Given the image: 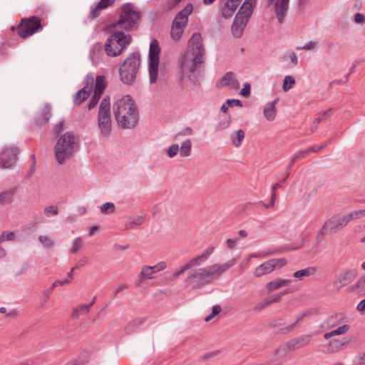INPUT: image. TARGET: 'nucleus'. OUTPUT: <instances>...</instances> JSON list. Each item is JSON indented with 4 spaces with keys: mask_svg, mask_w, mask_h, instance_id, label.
Here are the masks:
<instances>
[{
    "mask_svg": "<svg viewBox=\"0 0 365 365\" xmlns=\"http://www.w3.org/2000/svg\"><path fill=\"white\" fill-rule=\"evenodd\" d=\"M140 64V54L134 53L124 61L119 68L120 78L122 82L126 85H132L136 78Z\"/></svg>",
    "mask_w": 365,
    "mask_h": 365,
    "instance_id": "5",
    "label": "nucleus"
},
{
    "mask_svg": "<svg viewBox=\"0 0 365 365\" xmlns=\"http://www.w3.org/2000/svg\"><path fill=\"white\" fill-rule=\"evenodd\" d=\"M192 142L190 139H187L181 143L179 147L180 155L182 157H188L191 154Z\"/></svg>",
    "mask_w": 365,
    "mask_h": 365,
    "instance_id": "38",
    "label": "nucleus"
},
{
    "mask_svg": "<svg viewBox=\"0 0 365 365\" xmlns=\"http://www.w3.org/2000/svg\"><path fill=\"white\" fill-rule=\"evenodd\" d=\"M70 281L68 279H64V280H56L55 281L52 285H51V289H54L58 285H65L66 284H68Z\"/></svg>",
    "mask_w": 365,
    "mask_h": 365,
    "instance_id": "58",
    "label": "nucleus"
},
{
    "mask_svg": "<svg viewBox=\"0 0 365 365\" xmlns=\"http://www.w3.org/2000/svg\"><path fill=\"white\" fill-rule=\"evenodd\" d=\"M357 363L363 364L365 363V353L359 354L356 356Z\"/></svg>",
    "mask_w": 365,
    "mask_h": 365,
    "instance_id": "64",
    "label": "nucleus"
},
{
    "mask_svg": "<svg viewBox=\"0 0 365 365\" xmlns=\"http://www.w3.org/2000/svg\"><path fill=\"white\" fill-rule=\"evenodd\" d=\"M240 106H242L241 101L237 99H228L226 102L222 106L221 110L223 113H226L230 107Z\"/></svg>",
    "mask_w": 365,
    "mask_h": 365,
    "instance_id": "43",
    "label": "nucleus"
},
{
    "mask_svg": "<svg viewBox=\"0 0 365 365\" xmlns=\"http://www.w3.org/2000/svg\"><path fill=\"white\" fill-rule=\"evenodd\" d=\"M364 215H365V210H362L352 211L351 212H350L347 215H345L344 217L349 223L351 220L360 218Z\"/></svg>",
    "mask_w": 365,
    "mask_h": 365,
    "instance_id": "46",
    "label": "nucleus"
},
{
    "mask_svg": "<svg viewBox=\"0 0 365 365\" xmlns=\"http://www.w3.org/2000/svg\"><path fill=\"white\" fill-rule=\"evenodd\" d=\"M131 41V36L121 31L111 34L105 44V51L109 56H118Z\"/></svg>",
    "mask_w": 365,
    "mask_h": 365,
    "instance_id": "6",
    "label": "nucleus"
},
{
    "mask_svg": "<svg viewBox=\"0 0 365 365\" xmlns=\"http://www.w3.org/2000/svg\"><path fill=\"white\" fill-rule=\"evenodd\" d=\"M350 327L348 324H343L337 329L326 333L324 336L325 339H329L334 336L343 335L349 331Z\"/></svg>",
    "mask_w": 365,
    "mask_h": 365,
    "instance_id": "36",
    "label": "nucleus"
},
{
    "mask_svg": "<svg viewBox=\"0 0 365 365\" xmlns=\"http://www.w3.org/2000/svg\"><path fill=\"white\" fill-rule=\"evenodd\" d=\"M53 289H51V287L50 289H46L43 292V298L41 301V305L43 306L45 304H46L49 299L50 296L52 293Z\"/></svg>",
    "mask_w": 365,
    "mask_h": 365,
    "instance_id": "52",
    "label": "nucleus"
},
{
    "mask_svg": "<svg viewBox=\"0 0 365 365\" xmlns=\"http://www.w3.org/2000/svg\"><path fill=\"white\" fill-rule=\"evenodd\" d=\"M43 212L46 217L55 216L58 214V208L56 205L47 206L43 209Z\"/></svg>",
    "mask_w": 365,
    "mask_h": 365,
    "instance_id": "49",
    "label": "nucleus"
},
{
    "mask_svg": "<svg viewBox=\"0 0 365 365\" xmlns=\"http://www.w3.org/2000/svg\"><path fill=\"white\" fill-rule=\"evenodd\" d=\"M292 280L287 279H276L269 282L266 284V289L269 292H274L281 287L289 286Z\"/></svg>",
    "mask_w": 365,
    "mask_h": 365,
    "instance_id": "31",
    "label": "nucleus"
},
{
    "mask_svg": "<svg viewBox=\"0 0 365 365\" xmlns=\"http://www.w3.org/2000/svg\"><path fill=\"white\" fill-rule=\"evenodd\" d=\"M312 314V311L311 310H307V311H304L302 313H300L297 317V319H296V321L294 323L292 324L291 325H289L287 329H292L294 328V327L297 324L299 323V322H301L304 318L308 317V316H310L311 314Z\"/></svg>",
    "mask_w": 365,
    "mask_h": 365,
    "instance_id": "50",
    "label": "nucleus"
},
{
    "mask_svg": "<svg viewBox=\"0 0 365 365\" xmlns=\"http://www.w3.org/2000/svg\"><path fill=\"white\" fill-rule=\"evenodd\" d=\"M18 150L14 146H6L0 152V168H10L17 160Z\"/></svg>",
    "mask_w": 365,
    "mask_h": 365,
    "instance_id": "13",
    "label": "nucleus"
},
{
    "mask_svg": "<svg viewBox=\"0 0 365 365\" xmlns=\"http://www.w3.org/2000/svg\"><path fill=\"white\" fill-rule=\"evenodd\" d=\"M348 224L344 215L342 217H332L324 225L322 230L324 232L334 234L342 230Z\"/></svg>",
    "mask_w": 365,
    "mask_h": 365,
    "instance_id": "16",
    "label": "nucleus"
},
{
    "mask_svg": "<svg viewBox=\"0 0 365 365\" xmlns=\"http://www.w3.org/2000/svg\"><path fill=\"white\" fill-rule=\"evenodd\" d=\"M204 61V59L197 60L196 56L186 52L180 61L181 71L184 73H193Z\"/></svg>",
    "mask_w": 365,
    "mask_h": 365,
    "instance_id": "14",
    "label": "nucleus"
},
{
    "mask_svg": "<svg viewBox=\"0 0 365 365\" xmlns=\"http://www.w3.org/2000/svg\"><path fill=\"white\" fill-rule=\"evenodd\" d=\"M145 221L144 216H136L133 217H130L128 221L125 224V229L131 230L135 229L137 227L142 225Z\"/></svg>",
    "mask_w": 365,
    "mask_h": 365,
    "instance_id": "35",
    "label": "nucleus"
},
{
    "mask_svg": "<svg viewBox=\"0 0 365 365\" xmlns=\"http://www.w3.org/2000/svg\"><path fill=\"white\" fill-rule=\"evenodd\" d=\"M167 267L166 262L162 261L154 266H143L138 275L140 280L152 279L155 278V274L165 269Z\"/></svg>",
    "mask_w": 365,
    "mask_h": 365,
    "instance_id": "18",
    "label": "nucleus"
},
{
    "mask_svg": "<svg viewBox=\"0 0 365 365\" xmlns=\"http://www.w3.org/2000/svg\"><path fill=\"white\" fill-rule=\"evenodd\" d=\"M85 86L78 91L74 96L73 102L76 105L81 104L89 97L93 88V77L88 75L85 78Z\"/></svg>",
    "mask_w": 365,
    "mask_h": 365,
    "instance_id": "17",
    "label": "nucleus"
},
{
    "mask_svg": "<svg viewBox=\"0 0 365 365\" xmlns=\"http://www.w3.org/2000/svg\"><path fill=\"white\" fill-rule=\"evenodd\" d=\"M289 58L294 66H296L298 63V58L296 53L293 51L289 53Z\"/></svg>",
    "mask_w": 365,
    "mask_h": 365,
    "instance_id": "60",
    "label": "nucleus"
},
{
    "mask_svg": "<svg viewBox=\"0 0 365 365\" xmlns=\"http://www.w3.org/2000/svg\"><path fill=\"white\" fill-rule=\"evenodd\" d=\"M16 29L19 36L26 38L42 29L41 20L36 16L24 19Z\"/></svg>",
    "mask_w": 365,
    "mask_h": 365,
    "instance_id": "10",
    "label": "nucleus"
},
{
    "mask_svg": "<svg viewBox=\"0 0 365 365\" xmlns=\"http://www.w3.org/2000/svg\"><path fill=\"white\" fill-rule=\"evenodd\" d=\"M237 263L233 258L222 264H215L205 267L190 269L185 279L187 286L192 289H200L219 278Z\"/></svg>",
    "mask_w": 365,
    "mask_h": 365,
    "instance_id": "1",
    "label": "nucleus"
},
{
    "mask_svg": "<svg viewBox=\"0 0 365 365\" xmlns=\"http://www.w3.org/2000/svg\"><path fill=\"white\" fill-rule=\"evenodd\" d=\"M110 108V98L106 96L101 102L98 113V127L101 134L105 137L109 135L112 130Z\"/></svg>",
    "mask_w": 365,
    "mask_h": 365,
    "instance_id": "8",
    "label": "nucleus"
},
{
    "mask_svg": "<svg viewBox=\"0 0 365 365\" xmlns=\"http://www.w3.org/2000/svg\"><path fill=\"white\" fill-rule=\"evenodd\" d=\"M115 206L113 202H106L101 207V212L103 214H110L115 212Z\"/></svg>",
    "mask_w": 365,
    "mask_h": 365,
    "instance_id": "48",
    "label": "nucleus"
},
{
    "mask_svg": "<svg viewBox=\"0 0 365 365\" xmlns=\"http://www.w3.org/2000/svg\"><path fill=\"white\" fill-rule=\"evenodd\" d=\"M145 322L143 318L139 317L134 319L131 322H130L125 327V329L128 332L134 331L137 327H140Z\"/></svg>",
    "mask_w": 365,
    "mask_h": 365,
    "instance_id": "42",
    "label": "nucleus"
},
{
    "mask_svg": "<svg viewBox=\"0 0 365 365\" xmlns=\"http://www.w3.org/2000/svg\"><path fill=\"white\" fill-rule=\"evenodd\" d=\"M250 84L249 83H245L243 88L240 91V95L244 97H247L250 94Z\"/></svg>",
    "mask_w": 365,
    "mask_h": 365,
    "instance_id": "55",
    "label": "nucleus"
},
{
    "mask_svg": "<svg viewBox=\"0 0 365 365\" xmlns=\"http://www.w3.org/2000/svg\"><path fill=\"white\" fill-rule=\"evenodd\" d=\"M345 320V315L344 313H336L329 317H328L324 321V324L327 326V328L331 329L335 327H337L342 324Z\"/></svg>",
    "mask_w": 365,
    "mask_h": 365,
    "instance_id": "30",
    "label": "nucleus"
},
{
    "mask_svg": "<svg viewBox=\"0 0 365 365\" xmlns=\"http://www.w3.org/2000/svg\"><path fill=\"white\" fill-rule=\"evenodd\" d=\"M349 289L351 292L357 291L359 293H365V277H360Z\"/></svg>",
    "mask_w": 365,
    "mask_h": 365,
    "instance_id": "41",
    "label": "nucleus"
},
{
    "mask_svg": "<svg viewBox=\"0 0 365 365\" xmlns=\"http://www.w3.org/2000/svg\"><path fill=\"white\" fill-rule=\"evenodd\" d=\"M113 112L118 125L122 128L130 129L138 123V107L130 95L116 99L113 106Z\"/></svg>",
    "mask_w": 365,
    "mask_h": 365,
    "instance_id": "2",
    "label": "nucleus"
},
{
    "mask_svg": "<svg viewBox=\"0 0 365 365\" xmlns=\"http://www.w3.org/2000/svg\"><path fill=\"white\" fill-rule=\"evenodd\" d=\"M225 6L235 13L237 9L239 4L234 2L233 0H228L227 1V3L225 4Z\"/></svg>",
    "mask_w": 365,
    "mask_h": 365,
    "instance_id": "57",
    "label": "nucleus"
},
{
    "mask_svg": "<svg viewBox=\"0 0 365 365\" xmlns=\"http://www.w3.org/2000/svg\"><path fill=\"white\" fill-rule=\"evenodd\" d=\"M312 336V334H304L300 336L293 338L287 341V349L290 351L301 349L310 343Z\"/></svg>",
    "mask_w": 365,
    "mask_h": 365,
    "instance_id": "21",
    "label": "nucleus"
},
{
    "mask_svg": "<svg viewBox=\"0 0 365 365\" xmlns=\"http://www.w3.org/2000/svg\"><path fill=\"white\" fill-rule=\"evenodd\" d=\"M277 194L276 193H272L271 199L269 201V203L267 205H264V206L266 208L272 207L274 205L275 200H276Z\"/></svg>",
    "mask_w": 365,
    "mask_h": 365,
    "instance_id": "61",
    "label": "nucleus"
},
{
    "mask_svg": "<svg viewBox=\"0 0 365 365\" xmlns=\"http://www.w3.org/2000/svg\"><path fill=\"white\" fill-rule=\"evenodd\" d=\"M38 240L44 249H51L56 245L54 240L47 235H39Z\"/></svg>",
    "mask_w": 365,
    "mask_h": 365,
    "instance_id": "39",
    "label": "nucleus"
},
{
    "mask_svg": "<svg viewBox=\"0 0 365 365\" xmlns=\"http://www.w3.org/2000/svg\"><path fill=\"white\" fill-rule=\"evenodd\" d=\"M289 0H276L275 14L278 21L281 24L288 9Z\"/></svg>",
    "mask_w": 365,
    "mask_h": 365,
    "instance_id": "29",
    "label": "nucleus"
},
{
    "mask_svg": "<svg viewBox=\"0 0 365 365\" xmlns=\"http://www.w3.org/2000/svg\"><path fill=\"white\" fill-rule=\"evenodd\" d=\"M245 137V132L241 129L232 133L230 135V139L232 145L236 148L240 147L242 144Z\"/></svg>",
    "mask_w": 365,
    "mask_h": 365,
    "instance_id": "34",
    "label": "nucleus"
},
{
    "mask_svg": "<svg viewBox=\"0 0 365 365\" xmlns=\"http://www.w3.org/2000/svg\"><path fill=\"white\" fill-rule=\"evenodd\" d=\"M192 11L193 5L189 3L175 15L170 31L173 40L179 41L187 25L188 17Z\"/></svg>",
    "mask_w": 365,
    "mask_h": 365,
    "instance_id": "7",
    "label": "nucleus"
},
{
    "mask_svg": "<svg viewBox=\"0 0 365 365\" xmlns=\"http://www.w3.org/2000/svg\"><path fill=\"white\" fill-rule=\"evenodd\" d=\"M187 53H190L192 55L196 56L197 60H205V47L200 33H194L189 39Z\"/></svg>",
    "mask_w": 365,
    "mask_h": 365,
    "instance_id": "12",
    "label": "nucleus"
},
{
    "mask_svg": "<svg viewBox=\"0 0 365 365\" xmlns=\"http://www.w3.org/2000/svg\"><path fill=\"white\" fill-rule=\"evenodd\" d=\"M316 272L317 268L315 267H308L305 269L294 272L293 273V277L299 280H302L304 278L312 276Z\"/></svg>",
    "mask_w": 365,
    "mask_h": 365,
    "instance_id": "33",
    "label": "nucleus"
},
{
    "mask_svg": "<svg viewBox=\"0 0 365 365\" xmlns=\"http://www.w3.org/2000/svg\"><path fill=\"white\" fill-rule=\"evenodd\" d=\"M90 312L89 306L81 304L75 307L71 312V317L78 319L81 316L87 314Z\"/></svg>",
    "mask_w": 365,
    "mask_h": 365,
    "instance_id": "37",
    "label": "nucleus"
},
{
    "mask_svg": "<svg viewBox=\"0 0 365 365\" xmlns=\"http://www.w3.org/2000/svg\"><path fill=\"white\" fill-rule=\"evenodd\" d=\"M356 271L354 269L346 270L337 275L334 280V286L339 290L342 287L351 283L356 277Z\"/></svg>",
    "mask_w": 365,
    "mask_h": 365,
    "instance_id": "19",
    "label": "nucleus"
},
{
    "mask_svg": "<svg viewBox=\"0 0 365 365\" xmlns=\"http://www.w3.org/2000/svg\"><path fill=\"white\" fill-rule=\"evenodd\" d=\"M77 147V138L71 132L63 134L57 141L54 153L57 162L62 164L73 155Z\"/></svg>",
    "mask_w": 365,
    "mask_h": 365,
    "instance_id": "4",
    "label": "nucleus"
},
{
    "mask_svg": "<svg viewBox=\"0 0 365 365\" xmlns=\"http://www.w3.org/2000/svg\"><path fill=\"white\" fill-rule=\"evenodd\" d=\"M83 247V241L81 237H78L73 239L71 242L69 252L71 254L77 253Z\"/></svg>",
    "mask_w": 365,
    "mask_h": 365,
    "instance_id": "40",
    "label": "nucleus"
},
{
    "mask_svg": "<svg viewBox=\"0 0 365 365\" xmlns=\"http://www.w3.org/2000/svg\"><path fill=\"white\" fill-rule=\"evenodd\" d=\"M215 250V247L213 246H210L205 249L202 254L195 256L191 258L189 261H187L185 264L189 268V269L197 267L202 264H204L210 257V256L213 253Z\"/></svg>",
    "mask_w": 365,
    "mask_h": 365,
    "instance_id": "20",
    "label": "nucleus"
},
{
    "mask_svg": "<svg viewBox=\"0 0 365 365\" xmlns=\"http://www.w3.org/2000/svg\"><path fill=\"white\" fill-rule=\"evenodd\" d=\"M295 84V80L292 76H286L284 78L282 89L287 92L290 90Z\"/></svg>",
    "mask_w": 365,
    "mask_h": 365,
    "instance_id": "45",
    "label": "nucleus"
},
{
    "mask_svg": "<svg viewBox=\"0 0 365 365\" xmlns=\"http://www.w3.org/2000/svg\"><path fill=\"white\" fill-rule=\"evenodd\" d=\"M354 22L357 24H361L365 22V16L359 13H357L354 16Z\"/></svg>",
    "mask_w": 365,
    "mask_h": 365,
    "instance_id": "56",
    "label": "nucleus"
},
{
    "mask_svg": "<svg viewBox=\"0 0 365 365\" xmlns=\"http://www.w3.org/2000/svg\"><path fill=\"white\" fill-rule=\"evenodd\" d=\"M140 19V14L135 7L130 3H125L120 6L119 19L113 27L120 26L126 31H130L138 26Z\"/></svg>",
    "mask_w": 365,
    "mask_h": 365,
    "instance_id": "3",
    "label": "nucleus"
},
{
    "mask_svg": "<svg viewBox=\"0 0 365 365\" xmlns=\"http://www.w3.org/2000/svg\"><path fill=\"white\" fill-rule=\"evenodd\" d=\"M51 108L48 104H44L38 112L35 120L38 125H43L47 123L51 117Z\"/></svg>",
    "mask_w": 365,
    "mask_h": 365,
    "instance_id": "24",
    "label": "nucleus"
},
{
    "mask_svg": "<svg viewBox=\"0 0 365 365\" xmlns=\"http://www.w3.org/2000/svg\"><path fill=\"white\" fill-rule=\"evenodd\" d=\"M256 0H245L237 15L250 19L252 14L253 9L256 5Z\"/></svg>",
    "mask_w": 365,
    "mask_h": 365,
    "instance_id": "28",
    "label": "nucleus"
},
{
    "mask_svg": "<svg viewBox=\"0 0 365 365\" xmlns=\"http://www.w3.org/2000/svg\"><path fill=\"white\" fill-rule=\"evenodd\" d=\"M357 309L361 314L365 313V299L361 300L357 305Z\"/></svg>",
    "mask_w": 365,
    "mask_h": 365,
    "instance_id": "62",
    "label": "nucleus"
},
{
    "mask_svg": "<svg viewBox=\"0 0 365 365\" xmlns=\"http://www.w3.org/2000/svg\"><path fill=\"white\" fill-rule=\"evenodd\" d=\"M14 196L13 190H8L0 194V204L5 205L11 202Z\"/></svg>",
    "mask_w": 365,
    "mask_h": 365,
    "instance_id": "44",
    "label": "nucleus"
},
{
    "mask_svg": "<svg viewBox=\"0 0 365 365\" xmlns=\"http://www.w3.org/2000/svg\"><path fill=\"white\" fill-rule=\"evenodd\" d=\"M160 48L156 39H153L149 49V75L150 83L156 82L158 75L159 55Z\"/></svg>",
    "mask_w": 365,
    "mask_h": 365,
    "instance_id": "9",
    "label": "nucleus"
},
{
    "mask_svg": "<svg viewBox=\"0 0 365 365\" xmlns=\"http://www.w3.org/2000/svg\"><path fill=\"white\" fill-rule=\"evenodd\" d=\"M106 88V77L103 75L97 76L94 84L93 94L88 105V110H92L96 106Z\"/></svg>",
    "mask_w": 365,
    "mask_h": 365,
    "instance_id": "15",
    "label": "nucleus"
},
{
    "mask_svg": "<svg viewBox=\"0 0 365 365\" xmlns=\"http://www.w3.org/2000/svg\"><path fill=\"white\" fill-rule=\"evenodd\" d=\"M287 261L285 258H274L269 259L257 266L254 271L255 277L259 278L272 273L276 269L285 266Z\"/></svg>",
    "mask_w": 365,
    "mask_h": 365,
    "instance_id": "11",
    "label": "nucleus"
},
{
    "mask_svg": "<svg viewBox=\"0 0 365 365\" xmlns=\"http://www.w3.org/2000/svg\"><path fill=\"white\" fill-rule=\"evenodd\" d=\"M279 101V98H276L273 101L266 103L263 113L267 120L273 121L275 119L277 113L276 105Z\"/></svg>",
    "mask_w": 365,
    "mask_h": 365,
    "instance_id": "27",
    "label": "nucleus"
},
{
    "mask_svg": "<svg viewBox=\"0 0 365 365\" xmlns=\"http://www.w3.org/2000/svg\"><path fill=\"white\" fill-rule=\"evenodd\" d=\"M347 344L348 341L345 339L331 340L329 343L328 351L329 353H337L341 351Z\"/></svg>",
    "mask_w": 365,
    "mask_h": 365,
    "instance_id": "32",
    "label": "nucleus"
},
{
    "mask_svg": "<svg viewBox=\"0 0 365 365\" xmlns=\"http://www.w3.org/2000/svg\"><path fill=\"white\" fill-rule=\"evenodd\" d=\"M117 0H101L98 3L91 7L89 16L94 19L100 15V11L113 6Z\"/></svg>",
    "mask_w": 365,
    "mask_h": 365,
    "instance_id": "26",
    "label": "nucleus"
},
{
    "mask_svg": "<svg viewBox=\"0 0 365 365\" xmlns=\"http://www.w3.org/2000/svg\"><path fill=\"white\" fill-rule=\"evenodd\" d=\"M327 145H328V143H325L324 144H323L322 145H314L308 149H305V150L299 151L297 153H296L292 158L290 164L289 165V168H291L295 163V162L297 160H298L299 159L305 158L310 153H312V152L317 153V152L323 150Z\"/></svg>",
    "mask_w": 365,
    "mask_h": 365,
    "instance_id": "25",
    "label": "nucleus"
},
{
    "mask_svg": "<svg viewBox=\"0 0 365 365\" xmlns=\"http://www.w3.org/2000/svg\"><path fill=\"white\" fill-rule=\"evenodd\" d=\"M16 235L12 231H4L0 235V243L6 241H14Z\"/></svg>",
    "mask_w": 365,
    "mask_h": 365,
    "instance_id": "47",
    "label": "nucleus"
},
{
    "mask_svg": "<svg viewBox=\"0 0 365 365\" xmlns=\"http://www.w3.org/2000/svg\"><path fill=\"white\" fill-rule=\"evenodd\" d=\"M221 14L223 18L227 19L232 16L234 12L232 11L228 7L225 6V7L221 9Z\"/></svg>",
    "mask_w": 365,
    "mask_h": 365,
    "instance_id": "53",
    "label": "nucleus"
},
{
    "mask_svg": "<svg viewBox=\"0 0 365 365\" xmlns=\"http://www.w3.org/2000/svg\"><path fill=\"white\" fill-rule=\"evenodd\" d=\"M217 86L218 88L228 87L230 89L238 90L240 83L233 73L228 72L217 83Z\"/></svg>",
    "mask_w": 365,
    "mask_h": 365,
    "instance_id": "22",
    "label": "nucleus"
},
{
    "mask_svg": "<svg viewBox=\"0 0 365 365\" xmlns=\"http://www.w3.org/2000/svg\"><path fill=\"white\" fill-rule=\"evenodd\" d=\"M316 46H317V43L315 42L309 41L307 43H306L305 45H304L303 46H297V50L309 51V50L314 49L316 47Z\"/></svg>",
    "mask_w": 365,
    "mask_h": 365,
    "instance_id": "54",
    "label": "nucleus"
},
{
    "mask_svg": "<svg viewBox=\"0 0 365 365\" xmlns=\"http://www.w3.org/2000/svg\"><path fill=\"white\" fill-rule=\"evenodd\" d=\"M178 152L179 145L177 143L171 145L167 150V153L170 158H174Z\"/></svg>",
    "mask_w": 365,
    "mask_h": 365,
    "instance_id": "51",
    "label": "nucleus"
},
{
    "mask_svg": "<svg viewBox=\"0 0 365 365\" xmlns=\"http://www.w3.org/2000/svg\"><path fill=\"white\" fill-rule=\"evenodd\" d=\"M189 270V268L187 267V265L185 264L180 269L179 271L175 272L173 274V277L177 278L181 274H184L186 271Z\"/></svg>",
    "mask_w": 365,
    "mask_h": 365,
    "instance_id": "59",
    "label": "nucleus"
},
{
    "mask_svg": "<svg viewBox=\"0 0 365 365\" xmlns=\"http://www.w3.org/2000/svg\"><path fill=\"white\" fill-rule=\"evenodd\" d=\"M226 242H227V246L230 249H233L237 242V240L227 239Z\"/></svg>",
    "mask_w": 365,
    "mask_h": 365,
    "instance_id": "63",
    "label": "nucleus"
},
{
    "mask_svg": "<svg viewBox=\"0 0 365 365\" xmlns=\"http://www.w3.org/2000/svg\"><path fill=\"white\" fill-rule=\"evenodd\" d=\"M249 20L236 15L232 25V32L235 37L240 38L244 32V30L248 23Z\"/></svg>",
    "mask_w": 365,
    "mask_h": 365,
    "instance_id": "23",
    "label": "nucleus"
}]
</instances>
